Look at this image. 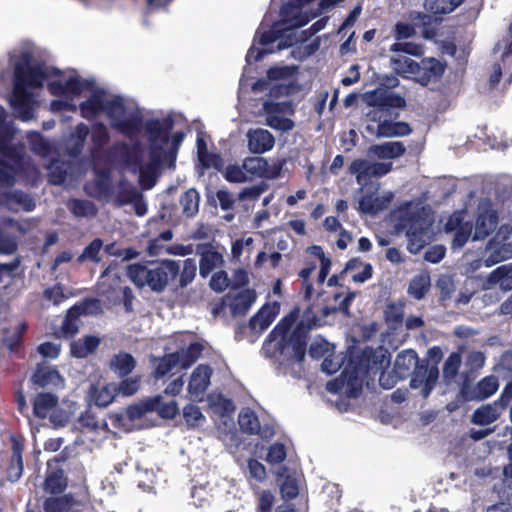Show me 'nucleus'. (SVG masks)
Masks as SVG:
<instances>
[{"label":"nucleus","instance_id":"1","mask_svg":"<svg viewBox=\"0 0 512 512\" xmlns=\"http://www.w3.org/2000/svg\"><path fill=\"white\" fill-rule=\"evenodd\" d=\"M318 305L309 303L303 311L295 306L268 334L263 349L270 357L284 355L291 348L289 362H302L307 351L309 332L320 326Z\"/></svg>","mask_w":512,"mask_h":512},{"label":"nucleus","instance_id":"2","mask_svg":"<svg viewBox=\"0 0 512 512\" xmlns=\"http://www.w3.org/2000/svg\"><path fill=\"white\" fill-rule=\"evenodd\" d=\"M345 367L338 378L327 382L328 392L337 394L344 393L349 398H357L363 390L364 380L371 374L382 370L385 359L384 355L369 346L364 349L351 346L345 355Z\"/></svg>","mask_w":512,"mask_h":512},{"label":"nucleus","instance_id":"3","mask_svg":"<svg viewBox=\"0 0 512 512\" xmlns=\"http://www.w3.org/2000/svg\"><path fill=\"white\" fill-rule=\"evenodd\" d=\"M391 61L395 69L413 75V79L422 86L439 81L446 68L444 63L434 57L423 58L419 62L408 57L392 58Z\"/></svg>","mask_w":512,"mask_h":512},{"label":"nucleus","instance_id":"4","mask_svg":"<svg viewBox=\"0 0 512 512\" xmlns=\"http://www.w3.org/2000/svg\"><path fill=\"white\" fill-rule=\"evenodd\" d=\"M13 85L23 88L40 89L50 76L44 62L33 63L30 52H23L14 63Z\"/></svg>","mask_w":512,"mask_h":512},{"label":"nucleus","instance_id":"5","mask_svg":"<svg viewBox=\"0 0 512 512\" xmlns=\"http://www.w3.org/2000/svg\"><path fill=\"white\" fill-rule=\"evenodd\" d=\"M400 224L406 229L408 251L412 254L419 253L430 240V224L427 219L416 212L402 218Z\"/></svg>","mask_w":512,"mask_h":512},{"label":"nucleus","instance_id":"6","mask_svg":"<svg viewBox=\"0 0 512 512\" xmlns=\"http://www.w3.org/2000/svg\"><path fill=\"white\" fill-rule=\"evenodd\" d=\"M512 402V379L506 384L498 400L478 407L472 414V423L486 426L495 422Z\"/></svg>","mask_w":512,"mask_h":512},{"label":"nucleus","instance_id":"7","mask_svg":"<svg viewBox=\"0 0 512 512\" xmlns=\"http://www.w3.org/2000/svg\"><path fill=\"white\" fill-rule=\"evenodd\" d=\"M180 272V262L175 260H163L154 268H149L146 285L157 293L163 292L171 280H175Z\"/></svg>","mask_w":512,"mask_h":512},{"label":"nucleus","instance_id":"8","mask_svg":"<svg viewBox=\"0 0 512 512\" xmlns=\"http://www.w3.org/2000/svg\"><path fill=\"white\" fill-rule=\"evenodd\" d=\"M410 380L412 389L421 388V395L427 398L436 385L439 376V370L436 365H429L428 360H422L413 369Z\"/></svg>","mask_w":512,"mask_h":512},{"label":"nucleus","instance_id":"9","mask_svg":"<svg viewBox=\"0 0 512 512\" xmlns=\"http://www.w3.org/2000/svg\"><path fill=\"white\" fill-rule=\"evenodd\" d=\"M107 156L114 161L122 163L131 170L135 166H140L143 161V151L139 142L132 145L126 142H115L109 147Z\"/></svg>","mask_w":512,"mask_h":512},{"label":"nucleus","instance_id":"10","mask_svg":"<svg viewBox=\"0 0 512 512\" xmlns=\"http://www.w3.org/2000/svg\"><path fill=\"white\" fill-rule=\"evenodd\" d=\"M393 168L391 162L371 163L366 159H355L348 168V172L356 176L359 184L366 182L371 178H379L388 174Z\"/></svg>","mask_w":512,"mask_h":512},{"label":"nucleus","instance_id":"11","mask_svg":"<svg viewBox=\"0 0 512 512\" xmlns=\"http://www.w3.org/2000/svg\"><path fill=\"white\" fill-rule=\"evenodd\" d=\"M499 387L497 377L490 375L482 378L476 385L465 381L460 388V396L464 401H482L492 396Z\"/></svg>","mask_w":512,"mask_h":512},{"label":"nucleus","instance_id":"12","mask_svg":"<svg viewBox=\"0 0 512 512\" xmlns=\"http://www.w3.org/2000/svg\"><path fill=\"white\" fill-rule=\"evenodd\" d=\"M174 127V120L168 116L163 119H148L144 129L150 144L166 145L170 141V132Z\"/></svg>","mask_w":512,"mask_h":512},{"label":"nucleus","instance_id":"13","mask_svg":"<svg viewBox=\"0 0 512 512\" xmlns=\"http://www.w3.org/2000/svg\"><path fill=\"white\" fill-rule=\"evenodd\" d=\"M30 380L36 389L62 388L64 385V379L59 371L45 363L37 364Z\"/></svg>","mask_w":512,"mask_h":512},{"label":"nucleus","instance_id":"14","mask_svg":"<svg viewBox=\"0 0 512 512\" xmlns=\"http://www.w3.org/2000/svg\"><path fill=\"white\" fill-rule=\"evenodd\" d=\"M10 106L21 120H30L33 117V94L28 88L13 85Z\"/></svg>","mask_w":512,"mask_h":512},{"label":"nucleus","instance_id":"15","mask_svg":"<svg viewBox=\"0 0 512 512\" xmlns=\"http://www.w3.org/2000/svg\"><path fill=\"white\" fill-rule=\"evenodd\" d=\"M366 102L371 107L383 110L388 108H404L406 106L404 97L383 88H377L368 92L366 94Z\"/></svg>","mask_w":512,"mask_h":512},{"label":"nucleus","instance_id":"16","mask_svg":"<svg viewBox=\"0 0 512 512\" xmlns=\"http://www.w3.org/2000/svg\"><path fill=\"white\" fill-rule=\"evenodd\" d=\"M197 252L200 255L199 273L202 278L208 277L215 268L224 262L223 255L215 250L211 243L198 245Z\"/></svg>","mask_w":512,"mask_h":512},{"label":"nucleus","instance_id":"17","mask_svg":"<svg viewBox=\"0 0 512 512\" xmlns=\"http://www.w3.org/2000/svg\"><path fill=\"white\" fill-rule=\"evenodd\" d=\"M238 424L241 431L249 435H259L261 438H270L274 435L272 427L261 428L257 414L250 408L241 410Z\"/></svg>","mask_w":512,"mask_h":512},{"label":"nucleus","instance_id":"18","mask_svg":"<svg viewBox=\"0 0 512 512\" xmlns=\"http://www.w3.org/2000/svg\"><path fill=\"white\" fill-rule=\"evenodd\" d=\"M279 313V304L274 302L272 304L263 305L257 313H255L248 322V327L254 334L263 333L273 323Z\"/></svg>","mask_w":512,"mask_h":512},{"label":"nucleus","instance_id":"19","mask_svg":"<svg viewBox=\"0 0 512 512\" xmlns=\"http://www.w3.org/2000/svg\"><path fill=\"white\" fill-rule=\"evenodd\" d=\"M212 373V368L206 364H200L193 370L188 383V392L192 397L202 398L210 385Z\"/></svg>","mask_w":512,"mask_h":512},{"label":"nucleus","instance_id":"20","mask_svg":"<svg viewBox=\"0 0 512 512\" xmlns=\"http://www.w3.org/2000/svg\"><path fill=\"white\" fill-rule=\"evenodd\" d=\"M366 130L377 138L402 137L412 133V128L407 122H393L390 120L380 121L376 130L371 125H367Z\"/></svg>","mask_w":512,"mask_h":512},{"label":"nucleus","instance_id":"21","mask_svg":"<svg viewBox=\"0 0 512 512\" xmlns=\"http://www.w3.org/2000/svg\"><path fill=\"white\" fill-rule=\"evenodd\" d=\"M287 28H283L281 22H276L271 29L264 31L259 38V43L261 45H269L277 40L281 39L278 43V49H285L293 46L297 40L293 33H287Z\"/></svg>","mask_w":512,"mask_h":512},{"label":"nucleus","instance_id":"22","mask_svg":"<svg viewBox=\"0 0 512 512\" xmlns=\"http://www.w3.org/2000/svg\"><path fill=\"white\" fill-rule=\"evenodd\" d=\"M418 354L413 349L403 350L396 356L393 373L398 379L404 380L412 374L413 369L419 364Z\"/></svg>","mask_w":512,"mask_h":512},{"label":"nucleus","instance_id":"23","mask_svg":"<svg viewBox=\"0 0 512 512\" xmlns=\"http://www.w3.org/2000/svg\"><path fill=\"white\" fill-rule=\"evenodd\" d=\"M248 148L255 154H263L274 147L275 138L268 130L256 129L248 132Z\"/></svg>","mask_w":512,"mask_h":512},{"label":"nucleus","instance_id":"24","mask_svg":"<svg viewBox=\"0 0 512 512\" xmlns=\"http://www.w3.org/2000/svg\"><path fill=\"white\" fill-rule=\"evenodd\" d=\"M100 344V337L95 335H85L70 343V354L75 358L84 359L95 353Z\"/></svg>","mask_w":512,"mask_h":512},{"label":"nucleus","instance_id":"25","mask_svg":"<svg viewBox=\"0 0 512 512\" xmlns=\"http://www.w3.org/2000/svg\"><path fill=\"white\" fill-rule=\"evenodd\" d=\"M406 153L405 145L400 141L384 142L371 145L368 155L378 159H396Z\"/></svg>","mask_w":512,"mask_h":512},{"label":"nucleus","instance_id":"26","mask_svg":"<svg viewBox=\"0 0 512 512\" xmlns=\"http://www.w3.org/2000/svg\"><path fill=\"white\" fill-rule=\"evenodd\" d=\"M23 451L24 445L17 438H12V455L6 474L11 482L18 481L23 473Z\"/></svg>","mask_w":512,"mask_h":512},{"label":"nucleus","instance_id":"27","mask_svg":"<svg viewBox=\"0 0 512 512\" xmlns=\"http://www.w3.org/2000/svg\"><path fill=\"white\" fill-rule=\"evenodd\" d=\"M105 102V91L103 89L94 91L85 101L80 103L81 116L87 120L93 119L100 112H103Z\"/></svg>","mask_w":512,"mask_h":512},{"label":"nucleus","instance_id":"28","mask_svg":"<svg viewBox=\"0 0 512 512\" xmlns=\"http://www.w3.org/2000/svg\"><path fill=\"white\" fill-rule=\"evenodd\" d=\"M59 398L51 392L37 393L32 399L33 414L36 418L45 419L51 410L58 406Z\"/></svg>","mask_w":512,"mask_h":512},{"label":"nucleus","instance_id":"29","mask_svg":"<svg viewBox=\"0 0 512 512\" xmlns=\"http://www.w3.org/2000/svg\"><path fill=\"white\" fill-rule=\"evenodd\" d=\"M498 225V216L495 211L478 215L475 223L474 240H484L490 236Z\"/></svg>","mask_w":512,"mask_h":512},{"label":"nucleus","instance_id":"30","mask_svg":"<svg viewBox=\"0 0 512 512\" xmlns=\"http://www.w3.org/2000/svg\"><path fill=\"white\" fill-rule=\"evenodd\" d=\"M137 362L132 354L128 352H119L110 360L109 367L119 377H127L136 367Z\"/></svg>","mask_w":512,"mask_h":512},{"label":"nucleus","instance_id":"31","mask_svg":"<svg viewBox=\"0 0 512 512\" xmlns=\"http://www.w3.org/2000/svg\"><path fill=\"white\" fill-rule=\"evenodd\" d=\"M116 396L114 383H109L101 387L96 384H91L89 388L90 400L98 407H107L113 402Z\"/></svg>","mask_w":512,"mask_h":512},{"label":"nucleus","instance_id":"32","mask_svg":"<svg viewBox=\"0 0 512 512\" xmlns=\"http://www.w3.org/2000/svg\"><path fill=\"white\" fill-rule=\"evenodd\" d=\"M68 485L67 477L64 475V471L60 468L52 470L47 473L43 489L46 493L52 495L62 494Z\"/></svg>","mask_w":512,"mask_h":512},{"label":"nucleus","instance_id":"33","mask_svg":"<svg viewBox=\"0 0 512 512\" xmlns=\"http://www.w3.org/2000/svg\"><path fill=\"white\" fill-rule=\"evenodd\" d=\"M143 119L139 114L130 115L126 119L111 122V127L126 137L132 138L141 131Z\"/></svg>","mask_w":512,"mask_h":512},{"label":"nucleus","instance_id":"34","mask_svg":"<svg viewBox=\"0 0 512 512\" xmlns=\"http://www.w3.org/2000/svg\"><path fill=\"white\" fill-rule=\"evenodd\" d=\"M256 295L253 290L239 292L230 303V311L233 316H244L255 301Z\"/></svg>","mask_w":512,"mask_h":512},{"label":"nucleus","instance_id":"35","mask_svg":"<svg viewBox=\"0 0 512 512\" xmlns=\"http://www.w3.org/2000/svg\"><path fill=\"white\" fill-rule=\"evenodd\" d=\"M463 3L464 0H425L424 8L434 16H442L452 13Z\"/></svg>","mask_w":512,"mask_h":512},{"label":"nucleus","instance_id":"36","mask_svg":"<svg viewBox=\"0 0 512 512\" xmlns=\"http://www.w3.org/2000/svg\"><path fill=\"white\" fill-rule=\"evenodd\" d=\"M182 213L187 218L194 217L199 211L200 195L195 188L186 190L179 199Z\"/></svg>","mask_w":512,"mask_h":512},{"label":"nucleus","instance_id":"37","mask_svg":"<svg viewBox=\"0 0 512 512\" xmlns=\"http://www.w3.org/2000/svg\"><path fill=\"white\" fill-rule=\"evenodd\" d=\"M155 361L157 362L153 371V377L155 379L163 378L175 367L180 366L179 356L175 352L157 357L155 358Z\"/></svg>","mask_w":512,"mask_h":512},{"label":"nucleus","instance_id":"38","mask_svg":"<svg viewBox=\"0 0 512 512\" xmlns=\"http://www.w3.org/2000/svg\"><path fill=\"white\" fill-rule=\"evenodd\" d=\"M110 141V134L106 125L102 122H97L92 125L91 131V142L92 148L91 153L96 154L104 149V147Z\"/></svg>","mask_w":512,"mask_h":512},{"label":"nucleus","instance_id":"39","mask_svg":"<svg viewBox=\"0 0 512 512\" xmlns=\"http://www.w3.org/2000/svg\"><path fill=\"white\" fill-rule=\"evenodd\" d=\"M203 345L199 342H192L186 349L175 351L179 356L180 368L183 370L191 367L201 356Z\"/></svg>","mask_w":512,"mask_h":512},{"label":"nucleus","instance_id":"40","mask_svg":"<svg viewBox=\"0 0 512 512\" xmlns=\"http://www.w3.org/2000/svg\"><path fill=\"white\" fill-rule=\"evenodd\" d=\"M430 286L431 282L429 276L418 274L410 280L407 293L412 298L421 300L426 296Z\"/></svg>","mask_w":512,"mask_h":512},{"label":"nucleus","instance_id":"41","mask_svg":"<svg viewBox=\"0 0 512 512\" xmlns=\"http://www.w3.org/2000/svg\"><path fill=\"white\" fill-rule=\"evenodd\" d=\"M390 198H381L372 194L364 195L359 201V210L365 214H376L387 208Z\"/></svg>","mask_w":512,"mask_h":512},{"label":"nucleus","instance_id":"42","mask_svg":"<svg viewBox=\"0 0 512 512\" xmlns=\"http://www.w3.org/2000/svg\"><path fill=\"white\" fill-rule=\"evenodd\" d=\"M67 207L76 217H94L98 213L96 205L86 199H71Z\"/></svg>","mask_w":512,"mask_h":512},{"label":"nucleus","instance_id":"43","mask_svg":"<svg viewBox=\"0 0 512 512\" xmlns=\"http://www.w3.org/2000/svg\"><path fill=\"white\" fill-rule=\"evenodd\" d=\"M79 318L76 309L72 306L66 311L60 327V333L65 339H72L79 332Z\"/></svg>","mask_w":512,"mask_h":512},{"label":"nucleus","instance_id":"44","mask_svg":"<svg viewBox=\"0 0 512 512\" xmlns=\"http://www.w3.org/2000/svg\"><path fill=\"white\" fill-rule=\"evenodd\" d=\"M4 197L6 198L5 205L15 204L22 207L25 211H32L36 207L33 197L22 190L6 192Z\"/></svg>","mask_w":512,"mask_h":512},{"label":"nucleus","instance_id":"45","mask_svg":"<svg viewBox=\"0 0 512 512\" xmlns=\"http://www.w3.org/2000/svg\"><path fill=\"white\" fill-rule=\"evenodd\" d=\"M74 504V498L70 494L59 497H48L43 503L45 512H68Z\"/></svg>","mask_w":512,"mask_h":512},{"label":"nucleus","instance_id":"46","mask_svg":"<svg viewBox=\"0 0 512 512\" xmlns=\"http://www.w3.org/2000/svg\"><path fill=\"white\" fill-rule=\"evenodd\" d=\"M197 153L199 160L204 167H215L217 169L220 168L222 164L221 156L218 154L209 153L206 141L201 137H197Z\"/></svg>","mask_w":512,"mask_h":512},{"label":"nucleus","instance_id":"47","mask_svg":"<svg viewBox=\"0 0 512 512\" xmlns=\"http://www.w3.org/2000/svg\"><path fill=\"white\" fill-rule=\"evenodd\" d=\"M27 142L30 150L41 157H46L51 153L49 142L38 131H31L27 134Z\"/></svg>","mask_w":512,"mask_h":512},{"label":"nucleus","instance_id":"48","mask_svg":"<svg viewBox=\"0 0 512 512\" xmlns=\"http://www.w3.org/2000/svg\"><path fill=\"white\" fill-rule=\"evenodd\" d=\"M159 170L160 168L154 167L148 163L143 164V162L140 166H135L132 169L134 172H139V181L145 189H150L155 185Z\"/></svg>","mask_w":512,"mask_h":512},{"label":"nucleus","instance_id":"49","mask_svg":"<svg viewBox=\"0 0 512 512\" xmlns=\"http://www.w3.org/2000/svg\"><path fill=\"white\" fill-rule=\"evenodd\" d=\"M103 112L106 113L111 122L121 120L126 113L124 99L115 95L112 99L106 100Z\"/></svg>","mask_w":512,"mask_h":512},{"label":"nucleus","instance_id":"50","mask_svg":"<svg viewBox=\"0 0 512 512\" xmlns=\"http://www.w3.org/2000/svg\"><path fill=\"white\" fill-rule=\"evenodd\" d=\"M243 169L253 176L267 177L269 164L263 157H249L244 160Z\"/></svg>","mask_w":512,"mask_h":512},{"label":"nucleus","instance_id":"51","mask_svg":"<svg viewBox=\"0 0 512 512\" xmlns=\"http://www.w3.org/2000/svg\"><path fill=\"white\" fill-rule=\"evenodd\" d=\"M150 399H156L154 412H157L158 416L162 419H174L179 413V407L175 400L164 402L162 396L157 395Z\"/></svg>","mask_w":512,"mask_h":512},{"label":"nucleus","instance_id":"52","mask_svg":"<svg viewBox=\"0 0 512 512\" xmlns=\"http://www.w3.org/2000/svg\"><path fill=\"white\" fill-rule=\"evenodd\" d=\"M76 309V313L82 315H99L103 312L101 301L97 298L88 297L72 306Z\"/></svg>","mask_w":512,"mask_h":512},{"label":"nucleus","instance_id":"53","mask_svg":"<svg viewBox=\"0 0 512 512\" xmlns=\"http://www.w3.org/2000/svg\"><path fill=\"white\" fill-rule=\"evenodd\" d=\"M156 399H146L140 404L129 405L126 408V416L130 421L141 419L146 413L154 412Z\"/></svg>","mask_w":512,"mask_h":512},{"label":"nucleus","instance_id":"54","mask_svg":"<svg viewBox=\"0 0 512 512\" xmlns=\"http://www.w3.org/2000/svg\"><path fill=\"white\" fill-rule=\"evenodd\" d=\"M139 197H141V192L136 187L130 184H123L118 189L115 204L119 207L132 204Z\"/></svg>","mask_w":512,"mask_h":512},{"label":"nucleus","instance_id":"55","mask_svg":"<svg viewBox=\"0 0 512 512\" xmlns=\"http://www.w3.org/2000/svg\"><path fill=\"white\" fill-rule=\"evenodd\" d=\"M94 188L98 197H109L112 194V181L108 171L102 170L96 173Z\"/></svg>","mask_w":512,"mask_h":512},{"label":"nucleus","instance_id":"56","mask_svg":"<svg viewBox=\"0 0 512 512\" xmlns=\"http://www.w3.org/2000/svg\"><path fill=\"white\" fill-rule=\"evenodd\" d=\"M78 422L82 428L87 429L90 432H96L99 429H106L108 427L105 420L98 419V417L89 409L81 413Z\"/></svg>","mask_w":512,"mask_h":512},{"label":"nucleus","instance_id":"57","mask_svg":"<svg viewBox=\"0 0 512 512\" xmlns=\"http://www.w3.org/2000/svg\"><path fill=\"white\" fill-rule=\"evenodd\" d=\"M436 288L439 290V301L442 303L450 300L456 290L453 278L445 274L437 279Z\"/></svg>","mask_w":512,"mask_h":512},{"label":"nucleus","instance_id":"58","mask_svg":"<svg viewBox=\"0 0 512 512\" xmlns=\"http://www.w3.org/2000/svg\"><path fill=\"white\" fill-rule=\"evenodd\" d=\"M461 355L458 352H452L443 365V377L445 381H452L458 374L461 366Z\"/></svg>","mask_w":512,"mask_h":512},{"label":"nucleus","instance_id":"59","mask_svg":"<svg viewBox=\"0 0 512 512\" xmlns=\"http://www.w3.org/2000/svg\"><path fill=\"white\" fill-rule=\"evenodd\" d=\"M148 270L149 268L143 264H130L127 267V276L135 284V286L142 288L146 285Z\"/></svg>","mask_w":512,"mask_h":512},{"label":"nucleus","instance_id":"60","mask_svg":"<svg viewBox=\"0 0 512 512\" xmlns=\"http://www.w3.org/2000/svg\"><path fill=\"white\" fill-rule=\"evenodd\" d=\"M196 261L193 258H187L183 261L182 270L178 274L179 276V284L178 286L184 288L188 286L196 276Z\"/></svg>","mask_w":512,"mask_h":512},{"label":"nucleus","instance_id":"61","mask_svg":"<svg viewBox=\"0 0 512 512\" xmlns=\"http://www.w3.org/2000/svg\"><path fill=\"white\" fill-rule=\"evenodd\" d=\"M263 111L266 116L294 112L292 103L290 101L273 102L269 100L263 103Z\"/></svg>","mask_w":512,"mask_h":512},{"label":"nucleus","instance_id":"62","mask_svg":"<svg viewBox=\"0 0 512 512\" xmlns=\"http://www.w3.org/2000/svg\"><path fill=\"white\" fill-rule=\"evenodd\" d=\"M103 247V241L100 238H95L93 241L89 243L88 246H86L82 252V254L79 256L78 260L81 262L84 259H89L94 263H99L101 261V258L99 256L100 251Z\"/></svg>","mask_w":512,"mask_h":512},{"label":"nucleus","instance_id":"63","mask_svg":"<svg viewBox=\"0 0 512 512\" xmlns=\"http://www.w3.org/2000/svg\"><path fill=\"white\" fill-rule=\"evenodd\" d=\"M140 388V377H131L123 379L119 384H115L116 394L123 396H132Z\"/></svg>","mask_w":512,"mask_h":512},{"label":"nucleus","instance_id":"64","mask_svg":"<svg viewBox=\"0 0 512 512\" xmlns=\"http://www.w3.org/2000/svg\"><path fill=\"white\" fill-rule=\"evenodd\" d=\"M472 228L473 226L471 222H465L456 230H454L455 234L452 240V248H462L469 240L472 233Z\"/></svg>","mask_w":512,"mask_h":512}]
</instances>
